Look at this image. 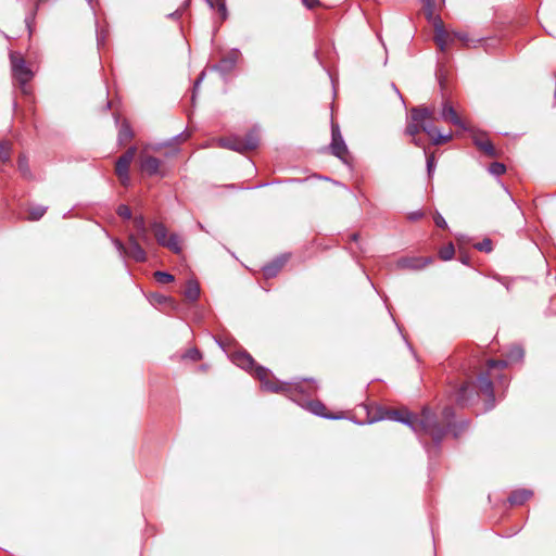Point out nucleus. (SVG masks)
Listing matches in <instances>:
<instances>
[{
  "label": "nucleus",
  "instance_id": "nucleus-1",
  "mask_svg": "<svg viewBox=\"0 0 556 556\" xmlns=\"http://www.w3.org/2000/svg\"><path fill=\"white\" fill-rule=\"evenodd\" d=\"M232 359H233V363L238 367H240L244 370L250 371L254 368L255 377L261 381L262 388L267 391L275 392V393L290 392L291 394H293L295 391H304L302 389V386L299 383H287V382H281L277 379L270 380L269 379V374H270L269 369L266 367L256 365L254 358L245 351L235 353Z\"/></svg>",
  "mask_w": 556,
  "mask_h": 556
},
{
  "label": "nucleus",
  "instance_id": "nucleus-2",
  "mask_svg": "<svg viewBox=\"0 0 556 556\" xmlns=\"http://www.w3.org/2000/svg\"><path fill=\"white\" fill-rule=\"evenodd\" d=\"M291 383H299L302 386L304 391H295L293 394L290 392H283L290 400L298 403L302 407H306L314 415L323 417L325 419H341L342 415H332L326 413V406L320 401L307 400L315 395L318 386L312 378L303 379L301 381H292Z\"/></svg>",
  "mask_w": 556,
  "mask_h": 556
},
{
  "label": "nucleus",
  "instance_id": "nucleus-3",
  "mask_svg": "<svg viewBox=\"0 0 556 556\" xmlns=\"http://www.w3.org/2000/svg\"><path fill=\"white\" fill-rule=\"evenodd\" d=\"M414 424L416 425V433L424 432L430 435L437 446H439L446 434V428L439 422L434 413L430 408L425 407L421 412L420 418L415 416Z\"/></svg>",
  "mask_w": 556,
  "mask_h": 556
},
{
  "label": "nucleus",
  "instance_id": "nucleus-4",
  "mask_svg": "<svg viewBox=\"0 0 556 556\" xmlns=\"http://www.w3.org/2000/svg\"><path fill=\"white\" fill-rule=\"evenodd\" d=\"M220 146L237 152H247L254 150L260 143V131L257 128L251 129L243 137L233 136L220 139Z\"/></svg>",
  "mask_w": 556,
  "mask_h": 556
},
{
  "label": "nucleus",
  "instance_id": "nucleus-5",
  "mask_svg": "<svg viewBox=\"0 0 556 556\" xmlns=\"http://www.w3.org/2000/svg\"><path fill=\"white\" fill-rule=\"evenodd\" d=\"M10 60H11L13 77L18 81L22 91L24 93H26L27 92L26 85L33 78V72L26 65V62L23 59V56L15 54V53H11Z\"/></svg>",
  "mask_w": 556,
  "mask_h": 556
},
{
  "label": "nucleus",
  "instance_id": "nucleus-6",
  "mask_svg": "<svg viewBox=\"0 0 556 556\" xmlns=\"http://www.w3.org/2000/svg\"><path fill=\"white\" fill-rule=\"evenodd\" d=\"M415 415L408 410H399V409H380L379 415L369 420V424L375 421L390 419L393 421H397L408 426L412 430H416V425L414 424Z\"/></svg>",
  "mask_w": 556,
  "mask_h": 556
},
{
  "label": "nucleus",
  "instance_id": "nucleus-7",
  "mask_svg": "<svg viewBox=\"0 0 556 556\" xmlns=\"http://www.w3.org/2000/svg\"><path fill=\"white\" fill-rule=\"evenodd\" d=\"M432 115L433 111L428 108H413L410 110L409 121L405 128V134L410 137H416V135L421 130L420 122L426 117H431Z\"/></svg>",
  "mask_w": 556,
  "mask_h": 556
},
{
  "label": "nucleus",
  "instance_id": "nucleus-8",
  "mask_svg": "<svg viewBox=\"0 0 556 556\" xmlns=\"http://www.w3.org/2000/svg\"><path fill=\"white\" fill-rule=\"evenodd\" d=\"M241 55L239 49L233 48L223 56L218 63L211 66V71L217 72L224 78H226L236 67L238 60Z\"/></svg>",
  "mask_w": 556,
  "mask_h": 556
},
{
  "label": "nucleus",
  "instance_id": "nucleus-9",
  "mask_svg": "<svg viewBox=\"0 0 556 556\" xmlns=\"http://www.w3.org/2000/svg\"><path fill=\"white\" fill-rule=\"evenodd\" d=\"M136 151H137V149L135 147H130L116 161L115 172H116V175L122 180L123 185H126L129 181V165L135 157Z\"/></svg>",
  "mask_w": 556,
  "mask_h": 556
},
{
  "label": "nucleus",
  "instance_id": "nucleus-10",
  "mask_svg": "<svg viewBox=\"0 0 556 556\" xmlns=\"http://www.w3.org/2000/svg\"><path fill=\"white\" fill-rule=\"evenodd\" d=\"M523 355H525V351L520 345H513L506 352V359H502V361L489 359L488 367H489V369L504 368L510 363L520 362L523 358Z\"/></svg>",
  "mask_w": 556,
  "mask_h": 556
},
{
  "label": "nucleus",
  "instance_id": "nucleus-11",
  "mask_svg": "<svg viewBox=\"0 0 556 556\" xmlns=\"http://www.w3.org/2000/svg\"><path fill=\"white\" fill-rule=\"evenodd\" d=\"M331 153L344 161L348 154V147L342 138L339 126L332 124L331 126V143H330Z\"/></svg>",
  "mask_w": 556,
  "mask_h": 556
},
{
  "label": "nucleus",
  "instance_id": "nucleus-12",
  "mask_svg": "<svg viewBox=\"0 0 556 556\" xmlns=\"http://www.w3.org/2000/svg\"><path fill=\"white\" fill-rule=\"evenodd\" d=\"M140 240L134 233H129L127 237L128 248L126 249L125 256H128L137 263H143L147 261V252L141 247Z\"/></svg>",
  "mask_w": 556,
  "mask_h": 556
},
{
  "label": "nucleus",
  "instance_id": "nucleus-13",
  "mask_svg": "<svg viewBox=\"0 0 556 556\" xmlns=\"http://www.w3.org/2000/svg\"><path fill=\"white\" fill-rule=\"evenodd\" d=\"M453 399L457 405L468 406L473 400V387L470 383H463L453 391Z\"/></svg>",
  "mask_w": 556,
  "mask_h": 556
},
{
  "label": "nucleus",
  "instance_id": "nucleus-14",
  "mask_svg": "<svg viewBox=\"0 0 556 556\" xmlns=\"http://www.w3.org/2000/svg\"><path fill=\"white\" fill-rule=\"evenodd\" d=\"M478 386L479 390L489 397L486 402V409H492L495 405V399L493 392V383L488 372H481L478 376Z\"/></svg>",
  "mask_w": 556,
  "mask_h": 556
},
{
  "label": "nucleus",
  "instance_id": "nucleus-15",
  "mask_svg": "<svg viewBox=\"0 0 556 556\" xmlns=\"http://www.w3.org/2000/svg\"><path fill=\"white\" fill-rule=\"evenodd\" d=\"M431 21L434 27V42L441 51H445L447 39H450L451 35L444 29V25L440 16H434Z\"/></svg>",
  "mask_w": 556,
  "mask_h": 556
},
{
  "label": "nucleus",
  "instance_id": "nucleus-16",
  "mask_svg": "<svg viewBox=\"0 0 556 556\" xmlns=\"http://www.w3.org/2000/svg\"><path fill=\"white\" fill-rule=\"evenodd\" d=\"M134 226L137 230L136 237L140 240L144 245L150 247L152 244V240L148 233V227L146 224V218L143 215H137L134 217Z\"/></svg>",
  "mask_w": 556,
  "mask_h": 556
},
{
  "label": "nucleus",
  "instance_id": "nucleus-17",
  "mask_svg": "<svg viewBox=\"0 0 556 556\" xmlns=\"http://www.w3.org/2000/svg\"><path fill=\"white\" fill-rule=\"evenodd\" d=\"M441 117L444 121L450 122L451 124L459 127L460 129L466 130L465 123L458 116V114L455 111V109L450 103H447V102H445L443 104V108H442V111H441Z\"/></svg>",
  "mask_w": 556,
  "mask_h": 556
},
{
  "label": "nucleus",
  "instance_id": "nucleus-18",
  "mask_svg": "<svg viewBox=\"0 0 556 556\" xmlns=\"http://www.w3.org/2000/svg\"><path fill=\"white\" fill-rule=\"evenodd\" d=\"M286 262H287V257L285 255H282V256L275 258L273 262L264 265L262 268L264 277L267 279L276 277L277 274L280 271V269L286 264Z\"/></svg>",
  "mask_w": 556,
  "mask_h": 556
},
{
  "label": "nucleus",
  "instance_id": "nucleus-19",
  "mask_svg": "<svg viewBox=\"0 0 556 556\" xmlns=\"http://www.w3.org/2000/svg\"><path fill=\"white\" fill-rule=\"evenodd\" d=\"M161 161L155 156H146L140 161V168L149 176H154L160 173Z\"/></svg>",
  "mask_w": 556,
  "mask_h": 556
},
{
  "label": "nucleus",
  "instance_id": "nucleus-20",
  "mask_svg": "<svg viewBox=\"0 0 556 556\" xmlns=\"http://www.w3.org/2000/svg\"><path fill=\"white\" fill-rule=\"evenodd\" d=\"M431 262L430 258H422V257H403L399 261V266L401 268H408V269H422L425 268L429 263Z\"/></svg>",
  "mask_w": 556,
  "mask_h": 556
},
{
  "label": "nucleus",
  "instance_id": "nucleus-21",
  "mask_svg": "<svg viewBox=\"0 0 556 556\" xmlns=\"http://www.w3.org/2000/svg\"><path fill=\"white\" fill-rule=\"evenodd\" d=\"M532 495H533V492L531 490H528V489L515 490L508 496V502H509L510 505H522Z\"/></svg>",
  "mask_w": 556,
  "mask_h": 556
},
{
  "label": "nucleus",
  "instance_id": "nucleus-22",
  "mask_svg": "<svg viewBox=\"0 0 556 556\" xmlns=\"http://www.w3.org/2000/svg\"><path fill=\"white\" fill-rule=\"evenodd\" d=\"M473 143L475 146L483 151L488 156L494 157L496 156V150L493 146V143L484 137L481 136H475L473 137Z\"/></svg>",
  "mask_w": 556,
  "mask_h": 556
},
{
  "label": "nucleus",
  "instance_id": "nucleus-23",
  "mask_svg": "<svg viewBox=\"0 0 556 556\" xmlns=\"http://www.w3.org/2000/svg\"><path fill=\"white\" fill-rule=\"evenodd\" d=\"M150 228L154 233L155 240L160 245H163L164 241H166L168 237L167 228L166 226L161 222H152L150 224Z\"/></svg>",
  "mask_w": 556,
  "mask_h": 556
},
{
  "label": "nucleus",
  "instance_id": "nucleus-24",
  "mask_svg": "<svg viewBox=\"0 0 556 556\" xmlns=\"http://www.w3.org/2000/svg\"><path fill=\"white\" fill-rule=\"evenodd\" d=\"M455 412L452 406H445L441 413L442 426L446 428V432L454 426Z\"/></svg>",
  "mask_w": 556,
  "mask_h": 556
},
{
  "label": "nucleus",
  "instance_id": "nucleus-25",
  "mask_svg": "<svg viewBox=\"0 0 556 556\" xmlns=\"http://www.w3.org/2000/svg\"><path fill=\"white\" fill-rule=\"evenodd\" d=\"M184 294L187 300H189L191 302L197 301L200 296V286H199L198 281L189 280L187 282Z\"/></svg>",
  "mask_w": 556,
  "mask_h": 556
},
{
  "label": "nucleus",
  "instance_id": "nucleus-26",
  "mask_svg": "<svg viewBox=\"0 0 556 556\" xmlns=\"http://www.w3.org/2000/svg\"><path fill=\"white\" fill-rule=\"evenodd\" d=\"M164 248H167L175 254H180L182 251L181 244H180V238L176 233H172L167 237L166 241H164L163 245Z\"/></svg>",
  "mask_w": 556,
  "mask_h": 556
},
{
  "label": "nucleus",
  "instance_id": "nucleus-27",
  "mask_svg": "<svg viewBox=\"0 0 556 556\" xmlns=\"http://www.w3.org/2000/svg\"><path fill=\"white\" fill-rule=\"evenodd\" d=\"M206 3L211 9H216L219 13L222 20H226L228 17V10L226 7V0H206Z\"/></svg>",
  "mask_w": 556,
  "mask_h": 556
},
{
  "label": "nucleus",
  "instance_id": "nucleus-28",
  "mask_svg": "<svg viewBox=\"0 0 556 556\" xmlns=\"http://www.w3.org/2000/svg\"><path fill=\"white\" fill-rule=\"evenodd\" d=\"M431 118L432 116L424 118L422 122H420V127L422 131L432 138L437 134L438 129L434 127Z\"/></svg>",
  "mask_w": 556,
  "mask_h": 556
},
{
  "label": "nucleus",
  "instance_id": "nucleus-29",
  "mask_svg": "<svg viewBox=\"0 0 556 556\" xmlns=\"http://www.w3.org/2000/svg\"><path fill=\"white\" fill-rule=\"evenodd\" d=\"M452 36H453V38H457L460 41H463L466 47H471V46L476 47V45L478 42L482 41V39L472 40L468 37V35L466 33H462V31H455L452 34Z\"/></svg>",
  "mask_w": 556,
  "mask_h": 556
},
{
  "label": "nucleus",
  "instance_id": "nucleus-30",
  "mask_svg": "<svg viewBox=\"0 0 556 556\" xmlns=\"http://www.w3.org/2000/svg\"><path fill=\"white\" fill-rule=\"evenodd\" d=\"M134 134L129 126V124L124 123L122 124L119 131H118V140L121 142L128 141L132 138Z\"/></svg>",
  "mask_w": 556,
  "mask_h": 556
},
{
  "label": "nucleus",
  "instance_id": "nucleus-31",
  "mask_svg": "<svg viewBox=\"0 0 556 556\" xmlns=\"http://www.w3.org/2000/svg\"><path fill=\"white\" fill-rule=\"evenodd\" d=\"M17 165H18V170L22 173L23 177H25V178L31 177V173H30L29 165H28V160L26 159V156L21 155L18 157Z\"/></svg>",
  "mask_w": 556,
  "mask_h": 556
},
{
  "label": "nucleus",
  "instance_id": "nucleus-32",
  "mask_svg": "<svg viewBox=\"0 0 556 556\" xmlns=\"http://www.w3.org/2000/svg\"><path fill=\"white\" fill-rule=\"evenodd\" d=\"M47 212V207L42 205L35 206L29 210L28 219L29 220H39L45 213Z\"/></svg>",
  "mask_w": 556,
  "mask_h": 556
},
{
  "label": "nucleus",
  "instance_id": "nucleus-33",
  "mask_svg": "<svg viewBox=\"0 0 556 556\" xmlns=\"http://www.w3.org/2000/svg\"><path fill=\"white\" fill-rule=\"evenodd\" d=\"M455 254V249H454V245L453 243H448L447 245L443 247L440 252H439V255L440 257L443 260V261H450L453 258Z\"/></svg>",
  "mask_w": 556,
  "mask_h": 556
},
{
  "label": "nucleus",
  "instance_id": "nucleus-34",
  "mask_svg": "<svg viewBox=\"0 0 556 556\" xmlns=\"http://www.w3.org/2000/svg\"><path fill=\"white\" fill-rule=\"evenodd\" d=\"M154 277L160 283H169L175 279V277L167 271H155Z\"/></svg>",
  "mask_w": 556,
  "mask_h": 556
},
{
  "label": "nucleus",
  "instance_id": "nucleus-35",
  "mask_svg": "<svg viewBox=\"0 0 556 556\" xmlns=\"http://www.w3.org/2000/svg\"><path fill=\"white\" fill-rule=\"evenodd\" d=\"M424 3L426 17L430 21L434 17V0H420Z\"/></svg>",
  "mask_w": 556,
  "mask_h": 556
},
{
  "label": "nucleus",
  "instance_id": "nucleus-36",
  "mask_svg": "<svg viewBox=\"0 0 556 556\" xmlns=\"http://www.w3.org/2000/svg\"><path fill=\"white\" fill-rule=\"evenodd\" d=\"M490 174L501 176L506 172V166L500 162H493L489 167Z\"/></svg>",
  "mask_w": 556,
  "mask_h": 556
},
{
  "label": "nucleus",
  "instance_id": "nucleus-37",
  "mask_svg": "<svg viewBox=\"0 0 556 556\" xmlns=\"http://www.w3.org/2000/svg\"><path fill=\"white\" fill-rule=\"evenodd\" d=\"M10 159V142L0 141V161L7 162Z\"/></svg>",
  "mask_w": 556,
  "mask_h": 556
},
{
  "label": "nucleus",
  "instance_id": "nucleus-38",
  "mask_svg": "<svg viewBox=\"0 0 556 556\" xmlns=\"http://www.w3.org/2000/svg\"><path fill=\"white\" fill-rule=\"evenodd\" d=\"M452 139V134L442 135L439 131L432 137V142L435 146L444 144Z\"/></svg>",
  "mask_w": 556,
  "mask_h": 556
},
{
  "label": "nucleus",
  "instance_id": "nucleus-39",
  "mask_svg": "<svg viewBox=\"0 0 556 556\" xmlns=\"http://www.w3.org/2000/svg\"><path fill=\"white\" fill-rule=\"evenodd\" d=\"M116 213L123 219H127L128 220V219H130L132 217L131 210L126 204H119L117 210H116Z\"/></svg>",
  "mask_w": 556,
  "mask_h": 556
},
{
  "label": "nucleus",
  "instance_id": "nucleus-40",
  "mask_svg": "<svg viewBox=\"0 0 556 556\" xmlns=\"http://www.w3.org/2000/svg\"><path fill=\"white\" fill-rule=\"evenodd\" d=\"M475 248L478 250V251H483V252H486V253H490L492 251V241L491 239H483L481 242H478L477 244H475Z\"/></svg>",
  "mask_w": 556,
  "mask_h": 556
},
{
  "label": "nucleus",
  "instance_id": "nucleus-41",
  "mask_svg": "<svg viewBox=\"0 0 556 556\" xmlns=\"http://www.w3.org/2000/svg\"><path fill=\"white\" fill-rule=\"evenodd\" d=\"M184 357L189 358V359H191L193 362H197V361H200L202 358V355H201V352L198 349L192 348V349H189L186 352Z\"/></svg>",
  "mask_w": 556,
  "mask_h": 556
},
{
  "label": "nucleus",
  "instance_id": "nucleus-42",
  "mask_svg": "<svg viewBox=\"0 0 556 556\" xmlns=\"http://www.w3.org/2000/svg\"><path fill=\"white\" fill-rule=\"evenodd\" d=\"M113 244L118 251L119 255L124 257L127 249L125 244L119 239H113Z\"/></svg>",
  "mask_w": 556,
  "mask_h": 556
},
{
  "label": "nucleus",
  "instance_id": "nucleus-43",
  "mask_svg": "<svg viewBox=\"0 0 556 556\" xmlns=\"http://www.w3.org/2000/svg\"><path fill=\"white\" fill-rule=\"evenodd\" d=\"M434 156L433 155H429L427 157V173L429 175V177L432 176L433 172H434Z\"/></svg>",
  "mask_w": 556,
  "mask_h": 556
},
{
  "label": "nucleus",
  "instance_id": "nucleus-44",
  "mask_svg": "<svg viewBox=\"0 0 556 556\" xmlns=\"http://www.w3.org/2000/svg\"><path fill=\"white\" fill-rule=\"evenodd\" d=\"M433 219H434L435 225L439 228H446L447 227V224H446L444 217L440 213H437L434 215Z\"/></svg>",
  "mask_w": 556,
  "mask_h": 556
},
{
  "label": "nucleus",
  "instance_id": "nucleus-45",
  "mask_svg": "<svg viewBox=\"0 0 556 556\" xmlns=\"http://www.w3.org/2000/svg\"><path fill=\"white\" fill-rule=\"evenodd\" d=\"M302 2L307 9H313L319 4V0H302Z\"/></svg>",
  "mask_w": 556,
  "mask_h": 556
},
{
  "label": "nucleus",
  "instance_id": "nucleus-46",
  "mask_svg": "<svg viewBox=\"0 0 556 556\" xmlns=\"http://www.w3.org/2000/svg\"><path fill=\"white\" fill-rule=\"evenodd\" d=\"M424 216V213L421 211L412 212L408 215V218L410 220H418Z\"/></svg>",
  "mask_w": 556,
  "mask_h": 556
},
{
  "label": "nucleus",
  "instance_id": "nucleus-47",
  "mask_svg": "<svg viewBox=\"0 0 556 556\" xmlns=\"http://www.w3.org/2000/svg\"><path fill=\"white\" fill-rule=\"evenodd\" d=\"M155 300L157 301V303L160 304H163V303H167V302H173V299L172 298H168V296H165V295H157L155 298Z\"/></svg>",
  "mask_w": 556,
  "mask_h": 556
},
{
  "label": "nucleus",
  "instance_id": "nucleus-48",
  "mask_svg": "<svg viewBox=\"0 0 556 556\" xmlns=\"http://www.w3.org/2000/svg\"><path fill=\"white\" fill-rule=\"evenodd\" d=\"M205 77V72H201V74L199 75V77L197 78V80L194 81V90L198 89V87L200 86V84L202 83V80L204 79Z\"/></svg>",
  "mask_w": 556,
  "mask_h": 556
},
{
  "label": "nucleus",
  "instance_id": "nucleus-49",
  "mask_svg": "<svg viewBox=\"0 0 556 556\" xmlns=\"http://www.w3.org/2000/svg\"><path fill=\"white\" fill-rule=\"evenodd\" d=\"M180 16H181L180 10H176L175 12L168 14V17H170V18H179Z\"/></svg>",
  "mask_w": 556,
  "mask_h": 556
},
{
  "label": "nucleus",
  "instance_id": "nucleus-50",
  "mask_svg": "<svg viewBox=\"0 0 556 556\" xmlns=\"http://www.w3.org/2000/svg\"><path fill=\"white\" fill-rule=\"evenodd\" d=\"M33 20H34V15L26 16V18H25L26 26L29 30H30V24L33 23Z\"/></svg>",
  "mask_w": 556,
  "mask_h": 556
},
{
  "label": "nucleus",
  "instance_id": "nucleus-51",
  "mask_svg": "<svg viewBox=\"0 0 556 556\" xmlns=\"http://www.w3.org/2000/svg\"><path fill=\"white\" fill-rule=\"evenodd\" d=\"M412 142L417 146V147H421L422 146V142L420 141V139H418L417 137H412Z\"/></svg>",
  "mask_w": 556,
  "mask_h": 556
},
{
  "label": "nucleus",
  "instance_id": "nucleus-52",
  "mask_svg": "<svg viewBox=\"0 0 556 556\" xmlns=\"http://www.w3.org/2000/svg\"><path fill=\"white\" fill-rule=\"evenodd\" d=\"M351 240L354 241V242H358L359 240V235L358 233H352L350 236Z\"/></svg>",
  "mask_w": 556,
  "mask_h": 556
},
{
  "label": "nucleus",
  "instance_id": "nucleus-53",
  "mask_svg": "<svg viewBox=\"0 0 556 556\" xmlns=\"http://www.w3.org/2000/svg\"><path fill=\"white\" fill-rule=\"evenodd\" d=\"M392 88L396 91V93L399 94L400 99H401L402 101H404V100H403V97H402V94L400 93L399 89L396 88L395 84H392Z\"/></svg>",
  "mask_w": 556,
  "mask_h": 556
},
{
  "label": "nucleus",
  "instance_id": "nucleus-54",
  "mask_svg": "<svg viewBox=\"0 0 556 556\" xmlns=\"http://www.w3.org/2000/svg\"><path fill=\"white\" fill-rule=\"evenodd\" d=\"M182 137H184V132H180V134H178V135L175 137V139L182 138Z\"/></svg>",
  "mask_w": 556,
  "mask_h": 556
},
{
  "label": "nucleus",
  "instance_id": "nucleus-55",
  "mask_svg": "<svg viewBox=\"0 0 556 556\" xmlns=\"http://www.w3.org/2000/svg\"><path fill=\"white\" fill-rule=\"evenodd\" d=\"M462 262H463L464 264H467V263H468L467 257H463V258H462Z\"/></svg>",
  "mask_w": 556,
  "mask_h": 556
},
{
  "label": "nucleus",
  "instance_id": "nucleus-56",
  "mask_svg": "<svg viewBox=\"0 0 556 556\" xmlns=\"http://www.w3.org/2000/svg\"><path fill=\"white\" fill-rule=\"evenodd\" d=\"M268 184H262V185H257L255 188H261V187H265L267 186Z\"/></svg>",
  "mask_w": 556,
  "mask_h": 556
},
{
  "label": "nucleus",
  "instance_id": "nucleus-57",
  "mask_svg": "<svg viewBox=\"0 0 556 556\" xmlns=\"http://www.w3.org/2000/svg\"><path fill=\"white\" fill-rule=\"evenodd\" d=\"M89 3H91L93 0H87Z\"/></svg>",
  "mask_w": 556,
  "mask_h": 556
}]
</instances>
